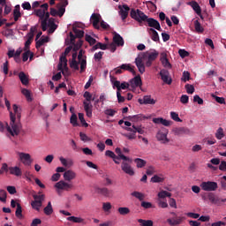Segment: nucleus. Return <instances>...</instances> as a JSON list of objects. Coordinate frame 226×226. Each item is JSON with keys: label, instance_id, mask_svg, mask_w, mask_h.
<instances>
[{"label": "nucleus", "instance_id": "obj_1", "mask_svg": "<svg viewBox=\"0 0 226 226\" xmlns=\"http://www.w3.org/2000/svg\"><path fill=\"white\" fill-rule=\"evenodd\" d=\"M12 109L14 114L11 111L10 112L11 123L10 125L6 124V128L8 133H10L11 137H18V135L20 134V130H22V124L20 123V117H22V115L17 104H13Z\"/></svg>", "mask_w": 226, "mask_h": 226}, {"label": "nucleus", "instance_id": "obj_2", "mask_svg": "<svg viewBox=\"0 0 226 226\" xmlns=\"http://www.w3.org/2000/svg\"><path fill=\"white\" fill-rule=\"evenodd\" d=\"M131 17L134 20H137V22H147L148 27L150 29H156L157 31H162V26L160 25V22L153 18L147 17L142 11L140 10H131Z\"/></svg>", "mask_w": 226, "mask_h": 226}, {"label": "nucleus", "instance_id": "obj_3", "mask_svg": "<svg viewBox=\"0 0 226 226\" xmlns=\"http://www.w3.org/2000/svg\"><path fill=\"white\" fill-rule=\"evenodd\" d=\"M34 13L36 15V17H39L42 31H47V27L49 26L47 22L50 17V12L49 11V4L46 3L41 4L40 9H34Z\"/></svg>", "mask_w": 226, "mask_h": 226}, {"label": "nucleus", "instance_id": "obj_4", "mask_svg": "<svg viewBox=\"0 0 226 226\" xmlns=\"http://www.w3.org/2000/svg\"><path fill=\"white\" fill-rule=\"evenodd\" d=\"M132 163H133V160L129 158V160H124L121 162V169L124 174L127 176H135V170L132 167Z\"/></svg>", "mask_w": 226, "mask_h": 226}, {"label": "nucleus", "instance_id": "obj_5", "mask_svg": "<svg viewBox=\"0 0 226 226\" xmlns=\"http://www.w3.org/2000/svg\"><path fill=\"white\" fill-rule=\"evenodd\" d=\"M68 4V1L64 2V5L56 4L57 10L54 8H50V15L52 17H63L66 11V5Z\"/></svg>", "mask_w": 226, "mask_h": 226}, {"label": "nucleus", "instance_id": "obj_6", "mask_svg": "<svg viewBox=\"0 0 226 226\" xmlns=\"http://www.w3.org/2000/svg\"><path fill=\"white\" fill-rule=\"evenodd\" d=\"M200 188L204 192H215V190H218V184L216 182H202L200 184Z\"/></svg>", "mask_w": 226, "mask_h": 226}, {"label": "nucleus", "instance_id": "obj_7", "mask_svg": "<svg viewBox=\"0 0 226 226\" xmlns=\"http://www.w3.org/2000/svg\"><path fill=\"white\" fill-rule=\"evenodd\" d=\"M170 215H172L173 218L167 219V223L170 226H179L183 223V220H185V217L177 216V214L175 212H170Z\"/></svg>", "mask_w": 226, "mask_h": 226}, {"label": "nucleus", "instance_id": "obj_8", "mask_svg": "<svg viewBox=\"0 0 226 226\" xmlns=\"http://www.w3.org/2000/svg\"><path fill=\"white\" fill-rule=\"evenodd\" d=\"M78 61L80 64V73H84V72H86V68H87V57L84 56V50L82 49L79 51Z\"/></svg>", "mask_w": 226, "mask_h": 226}, {"label": "nucleus", "instance_id": "obj_9", "mask_svg": "<svg viewBox=\"0 0 226 226\" xmlns=\"http://www.w3.org/2000/svg\"><path fill=\"white\" fill-rule=\"evenodd\" d=\"M55 188H56L57 190H64V192H70V190L73 188V185L61 180L55 185Z\"/></svg>", "mask_w": 226, "mask_h": 226}, {"label": "nucleus", "instance_id": "obj_10", "mask_svg": "<svg viewBox=\"0 0 226 226\" xmlns=\"http://www.w3.org/2000/svg\"><path fill=\"white\" fill-rule=\"evenodd\" d=\"M19 160L22 162L23 164L29 167L33 163V159H31V154L21 152L19 154Z\"/></svg>", "mask_w": 226, "mask_h": 226}, {"label": "nucleus", "instance_id": "obj_11", "mask_svg": "<svg viewBox=\"0 0 226 226\" xmlns=\"http://www.w3.org/2000/svg\"><path fill=\"white\" fill-rule=\"evenodd\" d=\"M207 199L212 204H216L217 206H220L222 202H226V199H220L218 196H215L214 192H208Z\"/></svg>", "mask_w": 226, "mask_h": 226}, {"label": "nucleus", "instance_id": "obj_12", "mask_svg": "<svg viewBox=\"0 0 226 226\" xmlns=\"http://www.w3.org/2000/svg\"><path fill=\"white\" fill-rule=\"evenodd\" d=\"M102 20V16L99 13H93L90 18V21L93 24L94 29H100V21Z\"/></svg>", "mask_w": 226, "mask_h": 226}, {"label": "nucleus", "instance_id": "obj_13", "mask_svg": "<svg viewBox=\"0 0 226 226\" xmlns=\"http://www.w3.org/2000/svg\"><path fill=\"white\" fill-rule=\"evenodd\" d=\"M159 75H160L162 80L165 84H168L169 86H170V84H172V79H170V77H169V75H170L169 71L162 69L159 72Z\"/></svg>", "mask_w": 226, "mask_h": 226}, {"label": "nucleus", "instance_id": "obj_14", "mask_svg": "<svg viewBox=\"0 0 226 226\" xmlns=\"http://www.w3.org/2000/svg\"><path fill=\"white\" fill-rule=\"evenodd\" d=\"M173 132L177 137H181L182 135H190L191 131L188 127H176L173 129Z\"/></svg>", "mask_w": 226, "mask_h": 226}, {"label": "nucleus", "instance_id": "obj_15", "mask_svg": "<svg viewBox=\"0 0 226 226\" xmlns=\"http://www.w3.org/2000/svg\"><path fill=\"white\" fill-rule=\"evenodd\" d=\"M140 105H154L156 103V100L151 98V95H145L143 99L138 100Z\"/></svg>", "mask_w": 226, "mask_h": 226}, {"label": "nucleus", "instance_id": "obj_16", "mask_svg": "<svg viewBox=\"0 0 226 226\" xmlns=\"http://www.w3.org/2000/svg\"><path fill=\"white\" fill-rule=\"evenodd\" d=\"M144 57L138 56L135 59V64L139 72V73H144L146 72V65L144 64V61L142 60Z\"/></svg>", "mask_w": 226, "mask_h": 226}, {"label": "nucleus", "instance_id": "obj_17", "mask_svg": "<svg viewBox=\"0 0 226 226\" xmlns=\"http://www.w3.org/2000/svg\"><path fill=\"white\" fill-rule=\"evenodd\" d=\"M118 9L120 10L119 14L122 20H126L128 17V11H130V7L126 4H124L123 6L119 5Z\"/></svg>", "mask_w": 226, "mask_h": 226}, {"label": "nucleus", "instance_id": "obj_18", "mask_svg": "<svg viewBox=\"0 0 226 226\" xmlns=\"http://www.w3.org/2000/svg\"><path fill=\"white\" fill-rule=\"evenodd\" d=\"M77 52L72 54V58L70 61V68H72V70H75V72H79V70H80V68L79 67V65L80 64L78 61H77Z\"/></svg>", "mask_w": 226, "mask_h": 226}, {"label": "nucleus", "instance_id": "obj_19", "mask_svg": "<svg viewBox=\"0 0 226 226\" xmlns=\"http://www.w3.org/2000/svg\"><path fill=\"white\" fill-rule=\"evenodd\" d=\"M113 42L117 45V47L124 46V39H123V37L117 33H115L113 36Z\"/></svg>", "mask_w": 226, "mask_h": 226}, {"label": "nucleus", "instance_id": "obj_20", "mask_svg": "<svg viewBox=\"0 0 226 226\" xmlns=\"http://www.w3.org/2000/svg\"><path fill=\"white\" fill-rule=\"evenodd\" d=\"M77 177V173L72 170H68L64 173V181H73Z\"/></svg>", "mask_w": 226, "mask_h": 226}, {"label": "nucleus", "instance_id": "obj_21", "mask_svg": "<svg viewBox=\"0 0 226 226\" xmlns=\"http://www.w3.org/2000/svg\"><path fill=\"white\" fill-rule=\"evenodd\" d=\"M156 139L157 140L162 142V144H168V142L170 141L169 139H167V132H163L161 131L157 132Z\"/></svg>", "mask_w": 226, "mask_h": 226}, {"label": "nucleus", "instance_id": "obj_22", "mask_svg": "<svg viewBox=\"0 0 226 226\" xmlns=\"http://www.w3.org/2000/svg\"><path fill=\"white\" fill-rule=\"evenodd\" d=\"M115 86H116V88H117V92L121 93L122 89H124H124H129L130 83L125 82V81H124L122 83H121V81H116Z\"/></svg>", "mask_w": 226, "mask_h": 226}, {"label": "nucleus", "instance_id": "obj_23", "mask_svg": "<svg viewBox=\"0 0 226 226\" xmlns=\"http://www.w3.org/2000/svg\"><path fill=\"white\" fill-rule=\"evenodd\" d=\"M9 174L11 176H16V177H20L22 176V170L18 166L9 167Z\"/></svg>", "mask_w": 226, "mask_h": 226}, {"label": "nucleus", "instance_id": "obj_24", "mask_svg": "<svg viewBox=\"0 0 226 226\" xmlns=\"http://www.w3.org/2000/svg\"><path fill=\"white\" fill-rule=\"evenodd\" d=\"M160 61L164 68H172V64H170V62H169L166 53H161Z\"/></svg>", "mask_w": 226, "mask_h": 226}, {"label": "nucleus", "instance_id": "obj_25", "mask_svg": "<svg viewBox=\"0 0 226 226\" xmlns=\"http://www.w3.org/2000/svg\"><path fill=\"white\" fill-rule=\"evenodd\" d=\"M147 33L149 34V36L153 41H160V35L158 34V32L154 30V28H147Z\"/></svg>", "mask_w": 226, "mask_h": 226}, {"label": "nucleus", "instance_id": "obj_26", "mask_svg": "<svg viewBox=\"0 0 226 226\" xmlns=\"http://www.w3.org/2000/svg\"><path fill=\"white\" fill-rule=\"evenodd\" d=\"M83 105L87 117H93V105L91 104V102H84Z\"/></svg>", "mask_w": 226, "mask_h": 226}, {"label": "nucleus", "instance_id": "obj_27", "mask_svg": "<svg viewBox=\"0 0 226 226\" xmlns=\"http://www.w3.org/2000/svg\"><path fill=\"white\" fill-rule=\"evenodd\" d=\"M153 123H154V124H162V126H170V121L163 117L153 118Z\"/></svg>", "mask_w": 226, "mask_h": 226}, {"label": "nucleus", "instance_id": "obj_28", "mask_svg": "<svg viewBox=\"0 0 226 226\" xmlns=\"http://www.w3.org/2000/svg\"><path fill=\"white\" fill-rule=\"evenodd\" d=\"M132 87H142V79L140 76H136L132 79H131Z\"/></svg>", "mask_w": 226, "mask_h": 226}, {"label": "nucleus", "instance_id": "obj_29", "mask_svg": "<svg viewBox=\"0 0 226 226\" xmlns=\"http://www.w3.org/2000/svg\"><path fill=\"white\" fill-rule=\"evenodd\" d=\"M20 54H22V49H18L16 51L15 49H9L7 52V56L9 59H11V57H20Z\"/></svg>", "mask_w": 226, "mask_h": 226}, {"label": "nucleus", "instance_id": "obj_30", "mask_svg": "<svg viewBox=\"0 0 226 226\" xmlns=\"http://www.w3.org/2000/svg\"><path fill=\"white\" fill-rule=\"evenodd\" d=\"M97 192L103 195V197H112V191L107 187L98 188Z\"/></svg>", "mask_w": 226, "mask_h": 226}, {"label": "nucleus", "instance_id": "obj_31", "mask_svg": "<svg viewBox=\"0 0 226 226\" xmlns=\"http://www.w3.org/2000/svg\"><path fill=\"white\" fill-rule=\"evenodd\" d=\"M191 6H192V10H194L195 13H197V15H199L200 17V19H203L202 18V10L200 9V5H199V3L191 2Z\"/></svg>", "mask_w": 226, "mask_h": 226}, {"label": "nucleus", "instance_id": "obj_32", "mask_svg": "<svg viewBox=\"0 0 226 226\" xmlns=\"http://www.w3.org/2000/svg\"><path fill=\"white\" fill-rule=\"evenodd\" d=\"M19 79L23 86H27L29 84V78L26 75V72H20L19 73Z\"/></svg>", "mask_w": 226, "mask_h": 226}, {"label": "nucleus", "instance_id": "obj_33", "mask_svg": "<svg viewBox=\"0 0 226 226\" xmlns=\"http://www.w3.org/2000/svg\"><path fill=\"white\" fill-rule=\"evenodd\" d=\"M13 17H14V21L18 22L19 19L22 17V13H20V5L17 4L13 10Z\"/></svg>", "mask_w": 226, "mask_h": 226}, {"label": "nucleus", "instance_id": "obj_34", "mask_svg": "<svg viewBox=\"0 0 226 226\" xmlns=\"http://www.w3.org/2000/svg\"><path fill=\"white\" fill-rule=\"evenodd\" d=\"M33 57H34V54L33 52H31V50H29V49L26 50L22 55L23 63H26V61H27V59H30V61H33Z\"/></svg>", "mask_w": 226, "mask_h": 226}, {"label": "nucleus", "instance_id": "obj_35", "mask_svg": "<svg viewBox=\"0 0 226 226\" xmlns=\"http://www.w3.org/2000/svg\"><path fill=\"white\" fill-rule=\"evenodd\" d=\"M63 66H68V59H66V56L64 55H62L60 56V61L57 65V70H63Z\"/></svg>", "mask_w": 226, "mask_h": 226}, {"label": "nucleus", "instance_id": "obj_36", "mask_svg": "<svg viewBox=\"0 0 226 226\" xmlns=\"http://www.w3.org/2000/svg\"><path fill=\"white\" fill-rule=\"evenodd\" d=\"M121 69L130 72L132 75H135V66H132L130 64H123L121 65Z\"/></svg>", "mask_w": 226, "mask_h": 226}, {"label": "nucleus", "instance_id": "obj_37", "mask_svg": "<svg viewBox=\"0 0 226 226\" xmlns=\"http://www.w3.org/2000/svg\"><path fill=\"white\" fill-rule=\"evenodd\" d=\"M43 212H44V215H46V216H50V215L54 213V208L52 207V203L50 201L44 207Z\"/></svg>", "mask_w": 226, "mask_h": 226}, {"label": "nucleus", "instance_id": "obj_38", "mask_svg": "<svg viewBox=\"0 0 226 226\" xmlns=\"http://www.w3.org/2000/svg\"><path fill=\"white\" fill-rule=\"evenodd\" d=\"M131 195L132 197H135V199H138V200H139L140 202H142L144 199H146V195H144V193L137 191L132 192Z\"/></svg>", "mask_w": 226, "mask_h": 226}, {"label": "nucleus", "instance_id": "obj_39", "mask_svg": "<svg viewBox=\"0 0 226 226\" xmlns=\"http://www.w3.org/2000/svg\"><path fill=\"white\" fill-rule=\"evenodd\" d=\"M130 121H133L134 123H137L138 121H142L146 119V117L142 114L130 116L129 117Z\"/></svg>", "mask_w": 226, "mask_h": 226}, {"label": "nucleus", "instance_id": "obj_40", "mask_svg": "<svg viewBox=\"0 0 226 226\" xmlns=\"http://www.w3.org/2000/svg\"><path fill=\"white\" fill-rule=\"evenodd\" d=\"M15 216H17L19 220H22L24 218V215H22V206L20 205V203H17Z\"/></svg>", "mask_w": 226, "mask_h": 226}, {"label": "nucleus", "instance_id": "obj_41", "mask_svg": "<svg viewBox=\"0 0 226 226\" xmlns=\"http://www.w3.org/2000/svg\"><path fill=\"white\" fill-rule=\"evenodd\" d=\"M134 163H136V167L138 169H142V168L146 167V163H147V162L143 159L136 158V159H134Z\"/></svg>", "mask_w": 226, "mask_h": 226}, {"label": "nucleus", "instance_id": "obj_42", "mask_svg": "<svg viewBox=\"0 0 226 226\" xmlns=\"http://www.w3.org/2000/svg\"><path fill=\"white\" fill-rule=\"evenodd\" d=\"M44 43H49V37H41L39 41H36L35 48L40 49Z\"/></svg>", "mask_w": 226, "mask_h": 226}, {"label": "nucleus", "instance_id": "obj_43", "mask_svg": "<svg viewBox=\"0 0 226 226\" xmlns=\"http://www.w3.org/2000/svg\"><path fill=\"white\" fill-rule=\"evenodd\" d=\"M31 206L33 209H35V211H40V209H41V207L43 206V203L41 201L33 200L31 202Z\"/></svg>", "mask_w": 226, "mask_h": 226}, {"label": "nucleus", "instance_id": "obj_44", "mask_svg": "<svg viewBox=\"0 0 226 226\" xmlns=\"http://www.w3.org/2000/svg\"><path fill=\"white\" fill-rule=\"evenodd\" d=\"M117 211L122 216H126V215H130V208L126 207H118Z\"/></svg>", "mask_w": 226, "mask_h": 226}, {"label": "nucleus", "instance_id": "obj_45", "mask_svg": "<svg viewBox=\"0 0 226 226\" xmlns=\"http://www.w3.org/2000/svg\"><path fill=\"white\" fill-rule=\"evenodd\" d=\"M72 31L76 35V38H84V30L77 28V26L72 27Z\"/></svg>", "mask_w": 226, "mask_h": 226}, {"label": "nucleus", "instance_id": "obj_46", "mask_svg": "<svg viewBox=\"0 0 226 226\" xmlns=\"http://www.w3.org/2000/svg\"><path fill=\"white\" fill-rule=\"evenodd\" d=\"M115 152L117 154V156H118V158H120L121 160H123V161L130 160V157L125 156L124 154H123V152L121 151V148L117 147Z\"/></svg>", "mask_w": 226, "mask_h": 226}, {"label": "nucleus", "instance_id": "obj_47", "mask_svg": "<svg viewBox=\"0 0 226 226\" xmlns=\"http://www.w3.org/2000/svg\"><path fill=\"white\" fill-rule=\"evenodd\" d=\"M6 199H8V192L4 189H0V202L6 203Z\"/></svg>", "mask_w": 226, "mask_h": 226}, {"label": "nucleus", "instance_id": "obj_48", "mask_svg": "<svg viewBox=\"0 0 226 226\" xmlns=\"http://www.w3.org/2000/svg\"><path fill=\"white\" fill-rule=\"evenodd\" d=\"M21 93L26 96L27 102H33V97H31V92L29 90L23 88Z\"/></svg>", "mask_w": 226, "mask_h": 226}, {"label": "nucleus", "instance_id": "obj_49", "mask_svg": "<svg viewBox=\"0 0 226 226\" xmlns=\"http://www.w3.org/2000/svg\"><path fill=\"white\" fill-rule=\"evenodd\" d=\"M194 28L197 33H204V27H202V25H200L199 20L194 21Z\"/></svg>", "mask_w": 226, "mask_h": 226}, {"label": "nucleus", "instance_id": "obj_50", "mask_svg": "<svg viewBox=\"0 0 226 226\" xmlns=\"http://www.w3.org/2000/svg\"><path fill=\"white\" fill-rule=\"evenodd\" d=\"M36 26H32L30 28V32L27 34V40H30L31 41H33L34 38V33H36Z\"/></svg>", "mask_w": 226, "mask_h": 226}, {"label": "nucleus", "instance_id": "obj_51", "mask_svg": "<svg viewBox=\"0 0 226 226\" xmlns=\"http://www.w3.org/2000/svg\"><path fill=\"white\" fill-rule=\"evenodd\" d=\"M158 55H159V53L156 50H154L151 53H148V58H147L148 61H152V63H153V61H156Z\"/></svg>", "mask_w": 226, "mask_h": 226}, {"label": "nucleus", "instance_id": "obj_52", "mask_svg": "<svg viewBox=\"0 0 226 226\" xmlns=\"http://www.w3.org/2000/svg\"><path fill=\"white\" fill-rule=\"evenodd\" d=\"M59 161L61 162L62 165H64V167H68V165H73V161L66 160L64 157H60Z\"/></svg>", "mask_w": 226, "mask_h": 226}, {"label": "nucleus", "instance_id": "obj_53", "mask_svg": "<svg viewBox=\"0 0 226 226\" xmlns=\"http://www.w3.org/2000/svg\"><path fill=\"white\" fill-rule=\"evenodd\" d=\"M67 220L68 222H73L74 223H82V222H84V219L76 216L67 217Z\"/></svg>", "mask_w": 226, "mask_h": 226}, {"label": "nucleus", "instance_id": "obj_54", "mask_svg": "<svg viewBox=\"0 0 226 226\" xmlns=\"http://www.w3.org/2000/svg\"><path fill=\"white\" fill-rule=\"evenodd\" d=\"M138 222H139V223H140V226H153L152 220L139 219Z\"/></svg>", "mask_w": 226, "mask_h": 226}, {"label": "nucleus", "instance_id": "obj_55", "mask_svg": "<svg viewBox=\"0 0 226 226\" xmlns=\"http://www.w3.org/2000/svg\"><path fill=\"white\" fill-rule=\"evenodd\" d=\"M98 49H101V50H107V44L98 42L93 47V50H98Z\"/></svg>", "mask_w": 226, "mask_h": 226}, {"label": "nucleus", "instance_id": "obj_56", "mask_svg": "<svg viewBox=\"0 0 226 226\" xmlns=\"http://www.w3.org/2000/svg\"><path fill=\"white\" fill-rule=\"evenodd\" d=\"M170 117L173 121H177V123H183V120L179 118V115L174 111L170 112Z\"/></svg>", "mask_w": 226, "mask_h": 226}, {"label": "nucleus", "instance_id": "obj_57", "mask_svg": "<svg viewBox=\"0 0 226 226\" xmlns=\"http://www.w3.org/2000/svg\"><path fill=\"white\" fill-rule=\"evenodd\" d=\"M158 197L159 199H165V197H172V193L167 192V191H161L159 193H158Z\"/></svg>", "mask_w": 226, "mask_h": 226}, {"label": "nucleus", "instance_id": "obj_58", "mask_svg": "<svg viewBox=\"0 0 226 226\" xmlns=\"http://www.w3.org/2000/svg\"><path fill=\"white\" fill-rule=\"evenodd\" d=\"M104 114L106 116H109V117H114V116H116V114H117V111L113 109H107L106 110H104Z\"/></svg>", "mask_w": 226, "mask_h": 226}, {"label": "nucleus", "instance_id": "obj_59", "mask_svg": "<svg viewBox=\"0 0 226 226\" xmlns=\"http://www.w3.org/2000/svg\"><path fill=\"white\" fill-rule=\"evenodd\" d=\"M215 137H216V139H218V140H222V139L223 137H225V134L223 133V128L220 127V128L217 130V132H216V133H215Z\"/></svg>", "mask_w": 226, "mask_h": 226}, {"label": "nucleus", "instance_id": "obj_60", "mask_svg": "<svg viewBox=\"0 0 226 226\" xmlns=\"http://www.w3.org/2000/svg\"><path fill=\"white\" fill-rule=\"evenodd\" d=\"M34 200L42 202L45 200V194H34Z\"/></svg>", "mask_w": 226, "mask_h": 226}, {"label": "nucleus", "instance_id": "obj_61", "mask_svg": "<svg viewBox=\"0 0 226 226\" xmlns=\"http://www.w3.org/2000/svg\"><path fill=\"white\" fill-rule=\"evenodd\" d=\"M85 40L89 43V45H94L96 43V39L93 38L89 34L85 35Z\"/></svg>", "mask_w": 226, "mask_h": 226}, {"label": "nucleus", "instance_id": "obj_62", "mask_svg": "<svg viewBox=\"0 0 226 226\" xmlns=\"http://www.w3.org/2000/svg\"><path fill=\"white\" fill-rule=\"evenodd\" d=\"M77 119H78L77 115L73 113L70 118V123L71 124H72V126H79V123H77Z\"/></svg>", "mask_w": 226, "mask_h": 226}, {"label": "nucleus", "instance_id": "obj_63", "mask_svg": "<svg viewBox=\"0 0 226 226\" xmlns=\"http://www.w3.org/2000/svg\"><path fill=\"white\" fill-rule=\"evenodd\" d=\"M165 179L163 177H161L157 175H154L152 178L151 181L152 183H163Z\"/></svg>", "mask_w": 226, "mask_h": 226}, {"label": "nucleus", "instance_id": "obj_64", "mask_svg": "<svg viewBox=\"0 0 226 226\" xmlns=\"http://www.w3.org/2000/svg\"><path fill=\"white\" fill-rule=\"evenodd\" d=\"M181 80L183 82H188V80H190V72H188L187 71H185L183 72Z\"/></svg>", "mask_w": 226, "mask_h": 226}]
</instances>
